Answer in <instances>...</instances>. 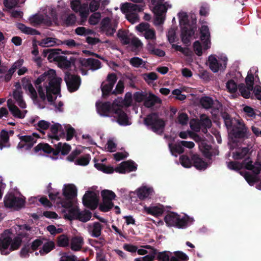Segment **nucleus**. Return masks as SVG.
<instances>
[{"instance_id": "f257e3e1", "label": "nucleus", "mask_w": 261, "mask_h": 261, "mask_svg": "<svg viewBox=\"0 0 261 261\" xmlns=\"http://www.w3.org/2000/svg\"><path fill=\"white\" fill-rule=\"evenodd\" d=\"M46 81L48 85H45V90L47 93V99L48 102H53V96L52 94L58 95L61 93V84L62 82V78L56 76V71L49 69L40 75L34 82L37 88L40 84Z\"/></svg>"}, {"instance_id": "f03ea898", "label": "nucleus", "mask_w": 261, "mask_h": 261, "mask_svg": "<svg viewBox=\"0 0 261 261\" xmlns=\"http://www.w3.org/2000/svg\"><path fill=\"white\" fill-rule=\"evenodd\" d=\"M144 124L152 131L157 133L163 132L165 126V122L163 119L159 117L157 113L149 114L143 120Z\"/></svg>"}, {"instance_id": "7ed1b4c3", "label": "nucleus", "mask_w": 261, "mask_h": 261, "mask_svg": "<svg viewBox=\"0 0 261 261\" xmlns=\"http://www.w3.org/2000/svg\"><path fill=\"white\" fill-rule=\"evenodd\" d=\"M64 198L59 197L61 206L67 208L73 205V199L77 196V189L73 184L64 185L63 189Z\"/></svg>"}, {"instance_id": "20e7f679", "label": "nucleus", "mask_w": 261, "mask_h": 261, "mask_svg": "<svg viewBox=\"0 0 261 261\" xmlns=\"http://www.w3.org/2000/svg\"><path fill=\"white\" fill-rule=\"evenodd\" d=\"M199 103L202 108L205 110H211V113L214 117H217L223 107L222 104L218 100L214 99L210 96H202L199 99Z\"/></svg>"}, {"instance_id": "39448f33", "label": "nucleus", "mask_w": 261, "mask_h": 261, "mask_svg": "<svg viewBox=\"0 0 261 261\" xmlns=\"http://www.w3.org/2000/svg\"><path fill=\"white\" fill-rule=\"evenodd\" d=\"M164 221L168 226H175L178 228H184L187 226L189 217L186 215L181 217L177 214L171 212L165 217Z\"/></svg>"}, {"instance_id": "423d86ee", "label": "nucleus", "mask_w": 261, "mask_h": 261, "mask_svg": "<svg viewBox=\"0 0 261 261\" xmlns=\"http://www.w3.org/2000/svg\"><path fill=\"white\" fill-rule=\"evenodd\" d=\"M79 70L82 75H87L88 70L84 69V67H89V69L94 71L101 67V62L94 58H80L79 59Z\"/></svg>"}, {"instance_id": "0eeeda50", "label": "nucleus", "mask_w": 261, "mask_h": 261, "mask_svg": "<svg viewBox=\"0 0 261 261\" xmlns=\"http://www.w3.org/2000/svg\"><path fill=\"white\" fill-rule=\"evenodd\" d=\"M64 81L68 90L70 92L77 91L81 84V79L79 75L72 74L69 71L65 72Z\"/></svg>"}, {"instance_id": "6e6552de", "label": "nucleus", "mask_w": 261, "mask_h": 261, "mask_svg": "<svg viewBox=\"0 0 261 261\" xmlns=\"http://www.w3.org/2000/svg\"><path fill=\"white\" fill-rule=\"evenodd\" d=\"M117 80L116 74L114 73H111L108 75L106 81L101 83L100 88L102 91V96L103 98H107L110 95Z\"/></svg>"}, {"instance_id": "1a4fd4ad", "label": "nucleus", "mask_w": 261, "mask_h": 261, "mask_svg": "<svg viewBox=\"0 0 261 261\" xmlns=\"http://www.w3.org/2000/svg\"><path fill=\"white\" fill-rule=\"evenodd\" d=\"M82 201L85 207L91 210H94L98 206V197L95 192L87 191L84 195Z\"/></svg>"}, {"instance_id": "9d476101", "label": "nucleus", "mask_w": 261, "mask_h": 261, "mask_svg": "<svg viewBox=\"0 0 261 261\" xmlns=\"http://www.w3.org/2000/svg\"><path fill=\"white\" fill-rule=\"evenodd\" d=\"M57 63L61 68L68 69L72 66L75 72L79 71V59L74 57H70L68 59L66 56H61L58 58Z\"/></svg>"}, {"instance_id": "9b49d317", "label": "nucleus", "mask_w": 261, "mask_h": 261, "mask_svg": "<svg viewBox=\"0 0 261 261\" xmlns=\"http://www.w3.org/2000/svg\"><path fill=\"white\" fill-rule=\"evenodd\" d=\"M18 137L20 140L17 146L18 149L24 148L25 150H29L32 148L34 144L36 143L37 141V139L34 138L32 136H22L19 134Z\"/></svg>"}, {"instance_id": "f8f14e48", "label": "nucleus", "mask_w": 261, "mask_h": 261, "mask_svg": "<svg viewBox=\"0 0 261 261\" xmlns=\"http://www.w3.org/2000/svg\"><path fill=\"white\" fill-rule=\"evenodd\" d=\"M243 164H245V169L252 171L253 174L258 175L261 171V160L257 156V159L253 164V161L250 156H247L243 160Z\"/></svg>"}, {"instance_id": "ddd939ff", "label": "nucleus", "mask_w": 261, "mask_h": 261, "mask_svg": "<svg viewBox=\"0 0 261 261\" xmlns=\"http://www.w3.org/2000/svg\"><path fill=\"white\" fill-rule=\"evenodd\" d=\"M137 169V165L132 160H128L121 163L115 168V171L120 174L135 171Z\"/></svg>"}, {"instance_id": "4468645a", "label": "nucleus", "mask_w": 261, "mask_h": 261, "mask_svg": "<svg viewBox=\"0 0 261 261\" xmlns=\"http://www.w3.org/2000/svg\"><path fill=\"white\" fill-rule=\"evenodd\" d=\"M196 29V27L191 25L181 27V39L185 44L187 45L189 44L190 38L194 35Z\"/></svg>"}, {"instance_id": "2eb2a0df", "label": "nucleus", "mask_w": 261, "mask_h": 261, "mask_svg": "<svg viewBox=\"0 0 261 261\" xmlns=\"http://www.w3.org/2000/svg\"><path fill=\"white\" fill-rule=\"evenodd\" d=\"M200 39L203 43L204 48L207 49L211 46L210 32L207 25H202L200 28Z\"/></svg>"}, {"instance_id": "dca6fc26", "label": "nucleus", "mask_w": 261, "mask_h": 261, "mask_svg": "<svg viewBox=\"0 0 261 261\" xmlns=\"http://www.w3.org/2000/svg\"><path fill=\"white\" fill-rule=\"evenodd\" d=\"M144 5L142 4H134L126 2L121 4L120 7L122 13L140 12L143 10Z\"/></svg>"}, {"instance_id": "f3484780", "label": "nucleus", "mask_w": 261, "mask_h": 261, "mask_svg": "<svg viewBox=\"0 0 261 261\" xmlns=\"http://www.w3.org/2000/svg\"><path fill=\"white\" fill-rule=\"evenodd\" d=\"M62 51L60 49L46 48L44 49L42 52L43 57H47L48 60L51 62L55 61L57 62L58 58L61 57L60 52Z\"/></svg>"}, {"instance_id": "a211bd4d", "label": "nucleus", "mask_w": 261, "mask_h": 261, "mask_svg": "<svg viewBox=\"0 0 261 261\" xmlns=\"http://www.w3.org/2000/svg\"><path fill=\"white\" fill-rule=\"evenodd\" d=\"M96 108L98 113L105 117L109 116L110 113L112 112L114 113L115 111L110 101L102 102L99 104L96 103Z\"/></svg>"}, {"instance_id": "6ab92c4d", "label": "nucleus", "mask_w": 261, "mask_h": 261, "mask_svg": "<svg viewBox=\"0 0 261 261\" xmlns=\"http://www.w3.org/2000/svg\"><path fill=\"white\" fill-rule=\"evenodd\" d=\"M22 83L23 89L29 91L31 98L34 101L37 102L38 100L37 94L30 79L29 78L25 77L22 80Z\"/></svg>"}, {"instance_id": "aec40b11", "label": "nucleus", "mask_w": 261, "mask_h": 261, "mask_svg": "<svg viewBox=\"0 0 261 261\" xmlns=\"http://www.w3.org/2000/svg\"><path fill=\"white\" fill-rule=\"evenodd\" d=\"M114 113L117 115V121L120 125L126 126L131 124V122L128 120L127 115L122 109L117 108L115 109Z\"/></svg>"}, {"instance_id": "412c9836", "label": "nucleus", "mask_w": 261, "mask_h": 261, "mask_svg": "<svg viewBox=\"0 0 261 261\" xmlns=\"http://www.w3.org/2000/svg\"><path fill=\"white\" fill-rule=\"evenodd\" d=\"M191 160L193 166L199 170H204L208 166L207 163L205 162L198 154H193L191 156Z\"/></svg>"}, {"instance_id": "4be33fe9", "label": "nucleus", "mask_w": 261, "mask_h": 261, "mask_svg": "<svg viewBox=\"0 0 261 261\" xmlns=\"http://www.w3.org/2000/svg\"><path fill=\"white\" fill-rule=\"evenodd\" d=\"M23 63V59H19L15 62L11 67L8 70L6 74L4 75V81L6 82H9L12 77L13 74L16 70L20 68Z\"/></svg>"}, {"instance_id": "5701e85b", "label": "nucleus", "mask_w": 261, "mask_h": 261, "mask_svg": "<svg viewBox=\"0 0 261 261\" xmlns=\"http://www.w3.org/2000/svg\"><path fill=\"white\" fill-rule=\"evenodd\" d=\"M144 210L147 214L151 215L156 217L162 216L165 211L164 207L162 205L159 206H145L144 207Z\"/></svg>"}, {"instance_id": "b1692460", "label": "nucleus", "mask_w": 261, "mask_h": 261, "mask_svg": "<svg viewBox=\"0 0 261 261\" xmlns=\"http://www.w3.org/2000/svg\"><path fill=\"white\" fill-rule=\"evenodd\" d=\"M84 244V239L81 236H74L70 240V248L74 251H80Z\"/></svg>"}, {"instance_id": "393cba45", "label": "nucleus", "mask_w": 261, "mask_h": 261, "mask_svg": "<svg viewBox=\"0 0 261 261\" xmlns=\"http://www.w3.org/2000/svg\"><path fill=\"white\" fill-rule=\"evenodd\" d=\"M56 148L54 151V155L56 156L61 153L62 155H67L68 154L71 150V146L70 145L65 143L62 144L61 142H59L57 145H55Z\"/></svg>"}, {"instance_id": "a878e982", "label": "nucleus", "mask_w": 261, "mask_h": 261, "mask_svg": "<svg viewBox=\"0 0 261 261\" xmlns=\"http://www.w3.org/2000/svg\"><path fill=\"white\" fill-rule=\"evenodd\" d=\"M101 31L105 33L107 36H112L116 31L115 28H112L110 24V19L106 18L101 21Z\"/></svg>"}, {"instance_id": "bb28decb", "label": "nucleus", "mask_w": 261, "mask_h": 261, "mask_svg": "<svg viewBox=\"0 0 261 261\" xmlns=\"http://www.w3.org/2000/svg\"><path fill=\"white\" fill-rule=\"evenodd\" d=\"M33 150L35 153L39 151H43L44 153L47 154L52 153L54 155L55 149L47 143H40L33 148Z\"/></svg>"}, {"instance_id": "cd10ccee", "label": "nucleus", "mask_w": 261, "mask_h": 261, "mask_svg": "<svg viewBox=\"0 0 261 261\" xmlns=\"http://www.w3.org/2000/svg\"><path fill=\"white\" fill-rule=\"evenodd\" d=\"M12 243V238L7 236L0 239V250L2 255H8L10 253V250H7Z\"/></svg>"}, {"instance_id": "c85d7f7f", "label": "nucleus", "mask_w": 261, "mask_h": 261, "mask_svg": "<svg viewBox=\"0 0 261 261\" xmlns=\"http://www.w3.org/2000/svg\"><path fill=\"white\" fill-rule=\"evenodd\" d=\"M161 99L154 94L150 93L149 95H146L144 101V106L148 108H151L156 103H161Z\"/></svg>"}, {"instance_id": "c756f323", "label": "nucleus", "mask_w": 261, "mask_h": 261, "mask_svg": "<svg viewBox=\"0 0 261 261\" xmlns=\"http://www.w3.org/2000/svg\"><path fill=\"white\" fill-rule=\"evenodd\" d=\"M7 105L9 111L14 117L20 119L24 117V115L22 113L21 111L16 106L12 103V100L11 99L8 100Z\"/></svg>"}, {"instance_id": "7c9ffc66", "label": "nucleus", "mask_w": 261, "mask_h": 261, "mask_svg": "<svg viewBox=\"0 0 261 261\" xmlns=\"http://www.w3.org/2000/svg\"><path fill=\"white\" fill-rule=\"evenodd\" d=\"M239 124L240 126L233 130V135L235 138L243 139L246 135L247 129L244 123L241 124L239 122Z\"/></svg>"}, {"instance_id": "2f4dec72", "label": "nucleus", "mask_w": 261, "mask_h": 261, "mask_svg": "<svg viewBox=\"0 0 261 261\" xmlns=\"http://www.w3.org/2000/svg\"><path fill=\"white\" fill-rule=\"evenodd\" d=\"M102 229V225L99 222H95L92 226L89 225V231L91 236L98 238L101 235Z\"/></svg>"}, {"instance_id": "473e14b6", "label": "nucleus", "mask_w": 261, "mask_h": 261, "mask_svg": "<svg viewBox=\"0 0 261 261\" xmlns=\"http://www.w3.org/2000/svg\"><path fill=\"white\" fill-rule=\"evenodd\" d=\"M240 174L243 176L245 180L250 186H253L255 182L259 181L258 175L251 174L247 171H240Z\"/></svg>"}, {"instance_id": "72a5a7b5", "label": "nucleus", "mask_w": 261, "mask_h": 261, "mask_svg": "<svg viewBox=\"0 0 261 261\" xmlns=\"http://www.w3.org/2000/svg\"><path fill=\"white\" fill-rule=\"evenodd\" d=\"M249 148L248 147H244L240 148L238 151L233 152L232 158L236 160H241L247 158L249 153Z\"/></svg>"}, {"instance_id": "f704fd0d", "label": "nucleus", "mask_w": 261, "mask_h": 261, "mask_svg": "<svg viewBox=\"0 0 261 261\" xmlns=\"http://www.w3.org/2000/svg\"><path fill=\"white\" fill-rule=\"evenodd\" d=\"M168 146L172 155L176 157L177 156V154H181L185 151V149L180 144V143L175 144L169 143Z\"/></svg>"}, {"instance_id": "c9c22d12", "label": "nucleus", "mask_w": 261, "mask_h": 261, "mask_svg": "<svg viewBox=\"0 0 261 261\" xmlns=\"http://www.w3.org/2000/svg\"><path fill=\"white\" fill-rule=\"evenodd\" d=\"M208 62L210 68L214 72H218L222 66V64L220 63L218 60L213 56L209 57Z\"/></svg>"}, {"instance_id": "e433bc0d", "label": "nucleus", "mask_w": 261, "mask_h": 261, "mask_svg": "<svg viewBox=\"0 0 261 261\" xmlns=\"http://www.w3.org/2000/svg\"><path fill=\"white\" fill-rule=\"evenodd\" d=\"M238 89L241 95L246 99L250 97V92L253 90V89L249 88V87L243 83L240 84L238 85Z\"/></svg>"}, {"instance_id": "4c0bfd02", "label": "nucleus", "mask_w": 261, "mask_h": 261, "mask_svg": "<svg viewBox=\"0 0 261 261\" xmlns=\"http://www.w3.org/2000/svg\"><path fill=\"white\" fill-rule=\"evenodd\" d=\"M219 113L223 118L226 127L228 129L230 128L232 125V119L230 115L227 112L223 111V107H222Z\"/></svg>"}, {"instance_id": "58836bf2", "label": "nucleus", "mask_w": 261, "mask_h": 261, "mask_svg": "<svg viewBox=\"0 0 261 261\" xmlns=\"http://www.w3.org/2000/svg\"><path fill=\"white\" fill-rule=\"evenodd\" d=\"M9 136L8 132L5 130H2L0 134V149H3L4 147H9V145H7L9 142Z\"/></svg>"}, {"instance_id": "ea45409f", "label": "nucleus", "mask_w": 261, "mask_h": 261, "mask_svg": "<svg viewBox=\"0 0 261 261\" xmlns=\"http://www.w3.org/2000/svg\"><path fill=\"white\" fill-rule=\"evenodd\" d=\"M69 208L68 214L65 215V217L69 220H77L79 215L80 214V210L72 206Z\"/></svg>"}, {"instance_id": "a19ab883", "label": "nucleus", "mask_w": 261, "mask_h": 261, "mask_svg": "<svg viewBox=\"0 0 261 261\" xmlns=\"http://www.w3.org/2000/svg\"><path fill=\"white\" fill-rule=\"evenodd\" d=\"M201 151L206 158L211 159L213 155L212 146L206 143H202L201 146Z\"/></svg>"}, {"instance_id": "79ce46f5", "label": "nucleus", "mask_w": 261, "mask_h": 261, "mask_svg": "<svg viewBox=\"0 0 261 261\" xmlns=\"http://www.w3.org/2000/svg\"><path fill=\"white\" fill-rule=\"evenodd\" d=\"M57 39L52 37H46L38 42V45L42 47L53 46L57 43Z\"/></svg>"}, {"instance_id": "37998d69", "label": "nucleus", "mask_w": 261, "mask_h": 261, "mask_svg": "<svg viewBox=\"0 0 261 261\" xmlns=\"http://www.w3.org/2000/svg\"><path fill=\"white\" fill-rule=\"evenodd\" d=\"M151 192V189L150 188L143 187L138 190L137 194L140 199L143 200L149 196Z\"/></svg>"}, {"instance_id": "c03bdc74", "label": "nucleus", "mask_w": 261, "mask_h": 261, "mask_svg": "<svg viewBox=\"0 0 261 261\" xmlns=\"http://www.w3.org/2000/svg\"><path fill=\"white\" fill-rule=\"evenodd\" d=\"M55 247V243L53 241H48L43 245L42 248L40 250L41 255H44L49 253Z\"/></svg>"}, {"instance_id": "a18cd8bd", "label": "nucleus", "mask_w": 261, "mask_h": 261, "mask_svg": "<svg viewBox=\"0 0 261 261\" xmlns=\"http://www.w3.org/2000/svg\"><path fill=\"white\" fill-rule=\"evenodd\" d=\"M167 2L163 3H157L154 6V13L156 15H163V14L167 12V8L166 4Z\"/></svg>"}, {"instance_id": "49530a36", "label": "nucleus", "mask_w": 261, "mask_h": 261, "mask_svg": "<svg viewBox=\"0 0 261 261\" xmlns=\"http://www.w3.org/2000/svg\"><path fill=\"white\" fill-rule=\"evenodd\" d=\"M101 195L102 200L110 201L115 199L116 197V194L112 191L109 190H104L101 192Z\"/></svg>"}, {"instance_id": "de8ad7c7", "label": "nucleus", "mask_w": 261, "mask_h": 261, "mask_svg": "<svg viewBox=\"0 0 261 261\" xmlns=\"http://www.w3.org/2000/svg\"><path fill=\"white\" fill-rule=\"evenodd\" d=\"M227 167L229 169L240 171L243 168L245 169V164H243V161L241 163L230 161L228 163Z\"/></svg>"}, {"instance_id": "09e8293b", "label": "nucleus", "mask_w": 261, "mask_h": 261, "mask_svg": "<svg viewBox=\"0 0 261 261\" xmlns=\"http://www.w3.org/2000/svg\"><path fill=\"white\" fill-rule=\"evenodd\" d=\"M77 220L82 222H87L90 220L91 218V213L88 210L80 211Z\"/></svg>"}, {"instance_id": "8fccbe9b", "label": "nucleus", "mask_w": 261, "mask_h": 261, "mask_svg": "<svg viewBox=\"0 0 261 261\" xmlns=\"http://www.w3.org/2000/svg\"><path fill=\"white\" fill-rule=\"evenodd\" d=\"M117 36L122 44L127 45L130 43V39L128 37L125 31L119 30L117 34Z\"/></svg>"}, {"instance_id": "3c124183", "label": "nucleus", "mask_w": 261, "mask_h": 261, "mask_svg": "<svg viewBox=\"0 0 261 261\" xmlns=\"http://www.w3.org/2000/svg\"><path fill=\"white\" fill-rule=\"evenodd\" d=\"M114 203L112 201L102 200L99 206V209L103 212H107L110 211L114 206Z\"/></svg>"}, {"instance_id": "603ef678", "label": "nucleus", "mask_w": 261, "mask_h": 261, "mask_svg": "<svg viewBox=\"0 0 261 261\" xmlns=\"http://www.w3.org/2000/svg\"><path fill=\"white\" fill-rule=\"evenodd\" d=\"M90 159V155L88 154H87L76 159L74 163L77 165L86 166L89 163Z\"/></svg>"}, {"instance_id": "864d4df0", "label": "nucleus", "mask_w": 261, "mask_h": 261, "mask_svg": "<svg viewBox=\"0 0 261 261\" xmlns=\"http://www.w3.org/2000/svg\"><path fill=\"white\" fill-rule=\"evenodd\" d=\"M200 124L201 126L211 127L212 123L210 118L205 114H202L200 116Z\"/></svg>"}, {"instance_id": "5fc2aeb1", "label": "nucleus", "mask_w": 261, "mask_h": 261, "mask_svg": "<svg viewBox=\"0 0 261 261\" xmlns=\"http://www.w3.org/2000/svg\"><path fill=\"white\" fill-rule=\"evenodd\" d=\"M62 128V126L59 123H55L52 125L50 127V130L54 136L51 137V138L59 140L60 139V137L57 136V134Z\"/></svg>"}, {"instance_id": "6e6d98bb", "label": "nucleus", "mask_w": 261, "mask_h": 261, "mask_svg": "<svg viewBox=\"0 0 261 261\" xmlns=\"http://www.w3.org/2000/svg\"><path fill=\"white\" fill-rule=\"evenodd\" d=\"M14 199L12 208L19 210L24 206L25 200L23 198L15 196Z\"/></svg>"}, {"instance_id": "4d7b16f0", "label": "nucleus", "mask_w": 261, "mask_h": 261, "mask_svg": "<svg viewBox=\"0 0 261 261\" xmlns=\"http://www.w3.org/2000/svg\"><path fill=\"white\" fill-rule=\"evenodd\" d=\"M58 245L60 247H65L69 246V239L65 234H62L58 238Z\"/></svg>"}, {"instance_id": "13d9d810", "label": "nucleus", "mask_w": 261, "mask_h": 261, "mask_svg": "<svg viewBox=\"0 0 261 261\" xmlns=\"http://www.w3.org/2000/svg\"><path fill=\"white\" fill-rule=\"evenodd\" d=\"M22 243V239L19 237H15L13 241L12 240V243L10 245V251L18 249Z\"/></svg>"}, {"instance_id": "bf43d9fd", "label": "nucleus", "mask_w": 261, "mask_h": 261, "mask_svg": "<svg viewBox=\"0 0 261 261\" xmlns=\"http://www.w3.org/2000/svg\"><path fill=\"white\" fill-rule=\"evenodd\" d=\"M181 165L185 168H190L192 166V160L187 155H182L179 158Z\"/></svg>"}, {"instance_id": "052dcab7", "label": "nucleus", "mask_w": 261, "mask_h": 261, "mask_svg": "<svg viewBox=\"0 0 261 261\" xmlns=\"http://www.w3.org/2000/svg\"><path fill=\"white\" fill-rule=\"evenodd\" d=\"M15 196L13 194H10L6 195L4 197V203L5 206L7 208H12L13 203L14 202V197Z\"/></svg>"}, {"instance_id": "680f3d73", "label": "nucleus", "mask_w": 261, "mask_h": 261, "mask_svg": "<svg viewBox=\"0 0 261 261\" xmlns=\"http://www.w3.org/2000/svg\"><path fill=\"white\" fill-rule=\"evenodd\" d=\"M226 88L229 92L234 93L237 91L238 86L233 80H230L226 83Z\"/></svg>"}, {"instance_id": "e2e57ef3", "label": "nucleus", "mask_w": 261, "mask_h": 261, "mask_svg": "<svg viewBox=\"0 0 261 261\" xmlns=\"http://www.w3.org/2000/svg\"><path fill=\"white\" fill-rule=\"evenodd\" d=\"M100 17L101 14L99 12H95L90 16L89 23L92 25H95L99 22Z\"/></svg>"}, {"instance_id": "0e129e2a", "label": "nucleus", "mask_w": 261, "mask_h": 261, "mask_svg": "<svg viewBox=\"0 0 261 261\" xmlns=\"http://www.w3.org/2000/svg\"><path fill=\"white\" fill-rule=\"evenodd\" d=\"M144 36L147 40L151 41L156 40L155 32L153 29H148L144 32Z\"/></svg>"}, {"instance_id": "69168bd1", "label": "nucleus", "mask_w": 261, "mask_h": 261, "mask_svg": "<svg viewBox=\"0 0 261 261\" xmlns=\"http://www.w3.org/2000/svg\"><path fill=\"white\" fill-rule=\"evenodd\" d=\"M210 7L207 4H202L199 10V14L201 16L206 17L209 14Z\"/></svg>"}, {"instance_id": "338daca9", "label": "nucleus", "mask_w": 261, "mask_h": 261, "mask_svg": "<svg viewBox=\"0 0 261 261\" xmlns=\"http://www.w3.org/2000/svg\"><path fill=\"white\" fill-rule=\"evenodd\" d=\"M124 88L123 82L119 80L118 82L115 90L112 92V94L117 95L121 94L123 92Z\"/></svg>"}, {"instance_id": "774afa93", "label": "nucleus", "mask_w": 261, "mask_h": 261, "mask_svg": "<svg viewBox=\"0 0 261 261\" xmlns=\"http://www.w3.org/2000/svg\"><path fill=\"white\" fill-rule=\"evenodd\" d=\"M179 24L180 25L184 26H188L190 25L189 24V20H188V16L186 13H180L179 14Z\"/></svg>"}]
</instances>
